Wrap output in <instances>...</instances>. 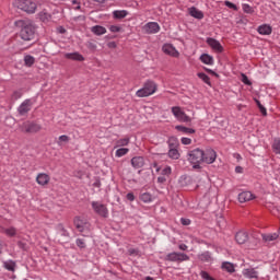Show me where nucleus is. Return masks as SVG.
Wrapping results in <instances>:
<instances>
[{
    "label": "nucleus",
    "instance_id": "obj_1",
    "mask_svg": "<svg viewBox=\"0 0 280 280\" xmlns=\"http://www.w3.org/2000/svg\"><path fill=\"white\" fill-rule=\"evenodd\" d=\"M15 27H20V37L22 40H34V36H36V27L32 24L30 20H18L15 21Z\"/></svg>",
    "mask_w": 280,
    "mask_h": 280
},
{
    "label": "nucleus",
    "instance_id": "obj_2",
    "mask_svg": "<svg viewBox=\"0 0 280 280\" xmlns=\"http://www.w3.org/2000/svg\"><path fill=\"white\" fill-rule=\"evenodd\" d=\"M203 156L205 150H201L199 148L189 151L187 154V159L192 165L194 170H200V163H203Z\"/></svg>",
    "mask_w": 280,
    "mask_h": 280
},
{
    "label": "nucleus",
    "instance_id": "obj_3",
    "mask_svg": "<svg viewBox=\"0 0 280 280\" xmlns=\"http://www.w3.org/2000/svg\"><path fill=\"white\" fill-rule=\"evenodd\" d=\"M156 89H159L156 83L152 80H148L143 84V88L136 92V95L137 97H150V95H154V93H156Z\"/></svg>",
    "mask_w": 280,
    "mask_h": 280
},
{
    "label": "nucleus",
    "instance_id": "obj_4",
    "mask_svg": "<svg viewBox=\"0 0 280 280\" xmlns=\"http://www.w3.org/2000/svg\"><path fill=\"white\" fill-rule=\"evenodd\" d=\"M20 130L25 135H36V132H40V130H43V127L34 120H26L20 125Z\"/></svg>",
    "mask_w": 280,
    "mask_h": 280
},
{
    "label": "nucleus",
    "instance_id": "obj_5",
    "mask_svg": "<svg viewBox=\"0 0 280 280\" xmlns=\"http://www.w3.org/2000/svg\"><path fill=\"white\" fill-rule=\"evenodd\" d=\"M18 8L27 14H34L36 12V2L32 0H18Z\"/></svg>",
    "mask_w": 280,
    "mask_h": 280
},
{
    "label": "nucleus",
    "instance_id": "obj_6",
    "mask_svg": "<svg viewBox=\"0 0 280 280\" xmlns=\"http://www.w3.org/2000/svg\"><path fill=\"white\" fill-rule=\"evenodd\" d=\"M165 261H177L178 264L183 261H189V255L185 253H178V252H173L170 253L165 256L164 258Z\"/></svg>",
    "mask_w": 280,
    "mask_h": 280
},
{
    "label": "nucleus",
    "instance_id": "obj_7",
    "mask_svg": "<svg viewBox=\"0 0 280 280\" xmlns=\"http://www.w3.org/2000/svg\"><path fill=\"white\" fill-rule=\"evenodd\" d=\"M172 113L178 121H183L184 124H189V121H191V118L187 116L179 106L172 107Z\"/></svg>",
    "mask_w": 280,
    "mask_h": 280
},
{
    "label": "nucleus",
    "instance_id": "obj_8",
    "mask_svg": "<svg viewBox=\"0 0 280 280\" xmlns=\"http://www.w3.org/2000/svg\"><path fill=\"white\" fill-rule=\"evenodd\" d=\"M172 113L178 121H183L184 124H189V121H191V118L187 116L179 106L172 107Z\"/></svg>",
    "mask_w": 280,
    "mask_h": 280
},
{
    "label": "nucleus",
    "instance_id": "obj_9",
    "mask_svg": "<svg viewBox=\"0 0 280 280\" xmlns=\"http://www.w3.org/2000/svg\"><path fill=\"white\" fill-rule=\"evenodd\" d=\"M172 113L178 121H183L184 124H189V121H191V118L187 116L179 106L172 107Z\"/></svg>",
    "mask_w": 280,
    "mask_h": 280
},
{
    "label": "nucleus",
    "instance_id": "obj_10",
    "mask_svg": "<svg viewBox=\"0 0 280 280\" xmlns=\"http://www.w3.org/2000/svg\"><path fill=\"white\" fill-rule=\"evenodd\" d=\"M32 106H34V103L31 98H26L22 104L18 107V113L20 117H25L30 110H32Z\"/></svg>",
    "mask_w": 280,
    "mask_h": 280
},
{
    "label": "nucleus",
    "instance_id": "obj_11",
    "mask_svg": "<svg viewBox=\"0 0 280 280\" xmlns=\"http://www.w3.org/2000/svg\"><path fill=\"white\" fill-rule=\"evenodd\" d=\"M215 159H218V153L213 149H206L203 151V163L207 165H211V163H215Z\"/></svg>",
    "mask_w": 280,
    "mask_h": 280
},
{
    "label": "nucleus",
    "instance_id": "obj_12",
    "mask_svg": "<svg viewBox=\"0 0 280 280\" xmlns=\"http://www.w3.org/2000/svg\"><path fill=\"white\" fill-rule=\"evenodd\" d=\"M92 208L94 209L95 213H97V215H101V218H108V208H106L103 203L93 201Z\"/></svg>",
    "mask_w": 280,
    "mask_h": 280
},
{
    "label": "nucleus",
    "instance_id": "obj_13",
    "mask_svg": "<svg viewBox=\"0 0 280 280\" xmlns=\"http://www.w3.org/2000/svg\"><path fill=\"white\" fill-rule=\"evenodd\" d=\"M206 43L207 45H209V47H211V49H213V51H217V54H222V51H224V47H222V44H220L218 39L213 37H208L206 39Z\"/></svg>",
    "mask_w": 280,
    "mask_h": 280
},
{
    "label": "nucleus",
    "instance_id": "obj_14",
    "mask_svg": "<svg viewBox=\"0 0 280 280\" xmlns=\"http://www.w3.org/2000/svg\"><path fill=\"white\" fill-rule=\"evenodd\" d=\"M145 34H158L161 31V26L156 22H149L143 27Z\"/></svg>",
    "mask_w": 280,
    "mask_h": 280
},
{
    "label": "nucleus",
    "instance_id": "obj_15",
    "mask_svg": "<svg viewBox=\"0 0 280 280\" xmlns=\"http://www.w3.org/2000/svg\"><path fill=\"white\" fill-rule=\"evenodd\" d=\"M162 51H164V54H166L167 56H172L173 58H178V56H180L178 50H176V48L172 44H165L162 47Z\"/></svg>",
    "mask_w": 280,
    "mask_h": 280
},
{
    "label": "nucleus",
    "instance_id": "obj_16",
    "mask_svg": "<svg viewBox=\"0 0 280 280\" xmlns=\"http://www.w3.org/2000/svg\"><path fill=\"white\" fill-rule=\"evenodd\" d=\"M73 224H74L75 229L79 231V233H84L85 226H89V222H86V220H84L80 217L74 218Z\"/></svg>",
    "mask_w": 280,
    "mask_h": 280
},
{
    "label": "nucleus",
    "instance_id": "obj_17",
    "mask_svg": "<svg viewBox=\"0 0 280 280\" xmlns=\"http://www.w3.org/2000/svg\"><path fill=\"white\" fill-rule=\"evenodd\" d=\"M50 180H51V177H49V174L47 173H39L36 177L37 185H40L42 187L49 185Z\"/></svg>",
    "mask_w": 280,
    "mask_h": 280
},
{
    "label": "nucleus",
    "instance_id": "obj_18",
    "mask_svg": "<svg viewBox=\"0 0 280 280\" xmlns=\"http://www.w3.org/2000/svg\"><path fill=\"white\" fill-rule=\"evenodd\" d=\"M131 165L135 167V170H141V167L145 165V160L143 156H135L131 159Z\"/></svg>",
    "mask_w": 280,
    "mask_h": 280
},
{
    "label": "nucleus",
    "instance_id": "obj_19",
    "mask_svg": "<svg viewBox=\"0 0 280 280\" xmlns=\"http://www.w3.org/2000/svg\"><path fill=\"white\" fill-rule=\"evenodd\" d=\"M65 58L67 60H75L77 62H84V56L80 55V52H66Z\"/></svg>",
    "mask_w": 280,
    "mask_h": 280
},
{
    "label": "nucleus",
    "instance_id": "obj_20",
    "mask_svg": "<svg viewBox=\"0 0 280 280\" xmlns=\"http://www.w3.org/2000/svg\"><path fill=\"white\" fill-rule=\"evenodd\" d=\"M249 200H255V195L250 191H243L238 194V201L240 202H249Z\"/></svg>",
    "mask_w": 280,
    "mask_h": 280
},
{
    "label": "nucleus",
    "instance_id": "obj_21",
    "mask_svg": "<svg viewBox=\"0 0 280 280\" xmlns=\"http://www.w3.org/2000/svg\"><path fill=\"white\" fill-rule=\"evenodd\" d=\"M248 240V233L245 231H238L235 234V242H237L238 244H246Z\"/></svg>",
    "mask_w": 280,
    "mask_h": 280
},
{
    "label": "nucleus",
    "instance_id": "obj_22",
    "mask_svg": "<svg viewBox=\"0 0 280 280\" xmlns=\"http://www.w3.org/2000/svg\"><path fill=\"white\" fill-rule=\"evenodd\" d=\"M258 34H261L262 36H270L272 34V26L268 24H262L258 26L257 28Z\"/></svg>",
    "mask_w": 280,
    "mask_h": 280
},
{
    "label": "nucleus",
    "instance_id": "obj_23",
    "mask_svg": "<svg viewBox=\"0 0 280 280\" xmlns=\"http://www.w3.org/2000/svg\"><path fill=\"white\" fill-rule=\"evenodd\" d=\"M189 14L190 16H192L194 19H198L199 21H201V19H205V13H202V11L198 10L196 7H191L189 9Z\"/></svg>",
    "mask_w": 280,
    "mask_h": 280
},
{
    "label": "nucleus",
    "instance_id": "obj_24",
    "mask_svg": "<svg viewBox=\"0 0 280 280\" xmlns=\"http://www.w3.org/2000/svg\"><path fill=\"white\" fill-rule=\"evenodd\" d=\"M175 130H178V132H183V135H195L196 133V129L185 127V126H182V125H177L175 127Z\"/></svg>",
    "mask_w": 280,
    "mask_h": 280
},
{
    "label": "nucleus",
    "instance_id": "obj_25",
    "mask_svg": "<svg viewBox=\"0 0 280 280\" xmlns=\"http://www.w3.org/2000/svg\"><path fill=\"white\" fill-rule=\"evenodd\" d=\"M167 156L173 161H178V159H180V152L178 151V148H170Z\"/></svg>",
    "mask_w": 280,
    "mask_h": 280
},
{
    "label": "nucleus",
    "instance_id": "obj_26",
    "mask_svg": "<svg viewBox=\"0 0 280 280\" xmlns=\"http://www.w3.org/2000/svg\"><path fill=\"white\" fill-rule=\"evenodd\" d=\"M243 275L247 279H258L259 278V276H258L257 271L255 270V268L245 269L243 271Z\"/></svg>",
    "mask_w": 280,
    "mask_h": 280
},
{
    "label": "nucleus",
    "instance_id": "obj_27",
    "mask_svg": "<svg viewBox=\"0 0 280 280\" xmlns=\"http://www.w3.org/2000/svg\"><path fill=\"white\" fill-rule=\"evenodd\" d=\"M262 242L270 243L275 242V240H279V234L278 233H272V234H261Z\"/></svg>",
    "mask_w": 280,
    "mask_h": 280
},
{
    "label": "nucleus",
    "instance_id": "obj_28",
    "mask_svg": "<svg viewBox=\"0 0 280 280\" xmlns=\"http://www.w3.org/2000/svg\"><path fill=\"white\" fill-rule=\"evenodd\" d=\"M221 268L225 270V272H230V275H233V272H235V265L230 261L222 262Z\"/></svg>",
    "mask_w": 280,
    "mask_h": 280
},
{
    "label": "nucleus",
    "instance_id": "obj_29",
    "mask_svg": "<svg viewBox=\"0 0 280 280\" xmlns=\"http://www.w3.org/2000/svg\"><path fill=\"white\" fill-rule=\"evenodd\" d=\"M91 32H93V34H95L96 36H102L106 34V27L102 25H95L92 27Z\"/></svg>",
    "mask_w": 280,
    "mask_h": 280
},
{
    "label": "nucleus",
    "instance_id": "obj_30",
    "mask_svg": "<svg viewBox=\"0 0 280 280\" xmlns=\"http://www.w3.org/2000/svg\"><path fill=\"white\" fill-rule=\"evenodd\" d=\"M168 148H179L180 143L178 142V138L172 136L167 140Z\"/></svg>",
    "mask_w": 280,
    "mask_h": 280
},
{
    "label": "nucleus",
    "instance_id": "obj_31",
    "mask_svg": "<svg viewBox=\"0 0 280 280\" xmlns=\"http://www.w3.org/2000/svg\"><path fill=\"white\" fill-rule=\"evenodd\" d=\"M3 266L9 272H14L16 269V262L14 260L4 261Z\"/></svg>",
    "mask_w": 280,
    "mask_h": 280
},
{
    "label": "nucleus",
    "instance_id": "obj_32",
    "mask_svg": "<svg viewBox=\"0 0 280 280\" xmlns=\"http://www.w3.org/2000/svg\"><path fill=\"white\" fill-rule=\"evenodd\" d=\"M200 60L203 65H213V57L211 55L203 54L200 56Z\"/></svg>",
    "mask_w": 280,
    "mask_h": 280
},
{
    "label": "nucleus",
    "instance_id": "obj_33",
    "mask_svg": "<svg viewBox=\"0 0 280 280\" xmlns=\"http://www.w3.org/2000/svg\"><path fill=\"white\" fill-rule=\"evenodd\" d=\"M36 59L32 55H26L24 57V65L25 67H34Z\"/></svg>",
    "mask_w": 280,
    "mask_h": 280
},
{
    "label": "nucleus",
    "instance_id": "obj_34",
    "mask_svg": "<svg viewBox=\"0 0 280 280\" xmlns=\"http://www.w3.org/2000/svg\"><path fill=\"white\" fill-rule=\"evenodd\" d=\"M39 19L43 23H49V21H51V14L44 10L39 12Z\"/></svg>",
    "mask_w": 280,
    "mask_h": 280
},
{
    "label": "nucleus",
    "instance_id": "obj_35",
    "mask_svg": "<svg viewBox=\"0 0 280 280\" xmlns=\"http://www.w3.org/2000/svg\"><path fill=\"white\" fill-rule=\"evenodd\" d=\"M197 77L202 80V82H205V84H208L209 86H211V78H209V75H207L203 72H198Z\"/></svg>",
    "mask_w": 280,
    "mask_h": 280
},
{
    "label": "nucleus",
    "instance_id": "obj_36",
    "mask_svg": "<svg viewBox=\"0 0 280 280\" xmlns=\"http://www.w3.org/2000/svg\"><path fill=\"white\" fill-rule=\"evenodd\" d=\"M130 143V138H122L116 141V148H124V145H128Z\"/></svg>",
    "mask_w": 280,
    "mask_h": 280
},
{
    "label": "nucleus",
    "instance_id": "obj_37",
    "mask_svg": "<svg viewBox=\"0 0 280 280\" xmlns=\"http://www.w3.org/2000/svg\"><path fill=\"white\" fill-rule=\"evenodd\" d=\"M128 16V11H114V19H126Z\"/></svg>",
    "mask_w": 280,
    "mask_h": 280
},
{
    "label": "nucleus",
    "instance_id": "obj_38",
    "mask_svg": "<svg viewBox=\"0 0 280 280\" xmlns=\"http://www.w3.org/2000/svg\"><path fill=\"white\" fill-rule=\"evenodd\" d=\"M198 259L200 261H211V253L205 252L201 255L198 256Z\"/></svg>",
    "mask_w": 280,
    "mask_h": 280
},
{
    "label": "nucleus",
    "instance_id": "obj_39",
    "mask_svg": "<svg viewBox=\"0 0 280 280\" xmlns=\"http://www.w3.org/2000/svg\"><path fill=\"white\" fill-rule=\"evenodd\" d=\"M142 202H152V195L150 192H143L140 195Z\"/></svg>",
    "mask_w": 280,
    "mask_h": 280
},
{
    "label": "nucleus",
    "instance_id": "obj_40",
    "mask_svg": "<svg viewBox=\"0 0 280 280\" xmlns=\"http://www.w3.org/2000/svg\"><path fill=\"white\" fill-rule=\"evenodd\" d=\"M258 108H259V112L261 113L262 117H267L268 115V112L266 110V107L264 105H261V102H259V100H255Z\"/></svg>",
    "mask_w": 280,
    "mask_h": 280
},
{
    "label": "nucleus",
    "instance_id": "obj_41",
    "mask_svg": "<svg viewBox=\"0 0 280 280\" xmlns=\"http://www.w3.org/2000/svg\"><path fill=\"white\" fill-rule=\"evenodd\" d=\"M3 233H5L8 237H14L16 235V228L4 229Z\"/></svg>",
    "mask_w": 280,
    "mask_h": 280
},
{
    "label": "nucleus",
    "instance_id": "obj_42",
    "mask_svg": "<svg viewBox=\"0 0 280 280\" xmlns=\"http://www.w3.org/2000/svg\"><path fill=\"white\" fill-rule=\"evenodd\" d=\"M275 154H280V139H276L272 143Z\"/></svg>",
    "mask_w": 280,
    "mask_h": 280
},
{
    "label": "nucleus",
    "instance_id": "obj_43",
    "mask_svg": "<svg viewBox=\"0 0 280 280\" xmlns=\"http://www.w3.org/2000/svg\"><path fill=\"white\" fill-rule=\"evenodd\" d=\"M130 152V149L128 148H120L116 151V156L121 158V156H126V154Z\"/></svg>",
    "mask_w": 280,
    "mask_h": 280
},
{
    "label": "nucleus",
    "instance_id": "obj_44",
    "mask_svg": "<svg viewBox=\"0 0 280 280\" xmlns=\"http://www.w3.org/2000/svg\"><path fill=\"white\" fill-rule=\"evenodd\" d=\"M57 229H58V231H60V233L63 237H69V232L67 231V229H65V225L62 223H59L57 225Z\"/></svg>",
    "mask_w": 280,
    "mask_h": 280
},
{
    "label": "nucleus",
    "instance_id": "obj_45",
    "mask_svg": "<svg viewBox=\"0 0 280 280\" xmlns=\"http://www.w3.org/2000/svg\"><path fill=\"white\" fill-rule=\"evenodd\" d=\"M241 81L243 82V84H246L247 86H253V82H250V80L248 79V75H246L245 73L241 74Z\"/></svg>",
    "mask_w": 280,
    "mask_h": 280
},
{
    "label": "nucleus",
    "instance_id": "obj_46",
    "mask_svg": "<svg viewBox=\"0 0 280 280\" xmlns=\"http://www.w3.org/2000/svg\"><path fill=\"white\" fill-rule=\"evenodd\" d=\"M243 11L246 14H253V12H255V10L253 9V7H250V4H243Z\"/></svg>",
    "mask_w": 280,
    "mask_h": 280
},
{
    "label": "nucleus",
    "instance_id": "obj_47",
    "mask_svg": "<svg viewBox=\"0 0 280 280\" xmlns=\"http://www.w3.org/2000/svg\"><path fill=\"white\" fill-rule=\"evenodd\" d=\"M224 5H226V8H230V10H235V11H237V5L234 4L233 2L229 1V0H226V1L224 2Z\"/></svg>",
    "mask_w": 280,
    "mask_h": 280
},
{
    "label": "nucleus",
    "instance_id": "obj_48",
    "mask_svg": "<svg viewBox=\"0 0 280 280\" xmlns=\"http://www.w3.org/2000/svg\"><path fill=\"white\" fill-rule=\"evenodd\" d=\"M23 97V92L21 91H14L12 94V100H21Z\"/></svg>",
    "mask_w": 280,
    "mask_h": 280
},
{
    "label": "nucleus",
    "instance_id": "obj_49",
    "mask_svg": "<svg viewBox=\"0 0 280 280\" xmlns=\"http://www.w3.org/2000/svg\"><path fill=\"white\" fill-rule=\"evenodd\" d=\"M75 244L79 248H86V243H84V240L82 238H78Z\"/></svg>",
    "mask_w": 280,
    "mask_h": 280
},
{
    "label": "nucleus",
    "instance_id": "obj_50",
    "mask_svg": "<svg viewBox=\"0 0 280 280\" xmlns=\"http://www.w3.org/2000/svg\"><path fill=\"white\" fill-rule=\"evenodd\" d=\"M162 174L163 176H170V174H172V167L166 166L162 170Z\"/></svg>",
    "mask_w": 280,
    "mask_h": 280
},
{
    "label": "nucleus",
    "instance_id": "obj_51",
    "mask_svg": "<svg viewBox=\"0 0 280 280\" xmlns=\"http://www.w3.org/2000/svg\"><path fill=\"white\" fill-rule=\"evenodd\" d=\"M180 223L183 224V226H189V224H191V220L182 218Z\"/></svg>",
    "mask_w": 280,
    "mask_h": 280
},
{
    "label": "nucleus",
    "instance_id": "obj_52",
    "mask_svg": "<svg viewBox=\"0 0 280 280\" xmlns=\"http://www.w3.org/2000/svg\"><path fill=\"white\" fill-rule=\"evenodd\" d=\"M183 145H191V139L190 138H182Z\"/></svg>",
    "mask_w": 280,
    "mask_h": 280
},
{
    "label": "nucleus",
    "instance_id": "obj_53",
    "mask_svg": "<svg viewBox=\"0 0 280 280\" xmlns=\"http://www.w3.org/2000/svg\"><path fill=\"white\" fill-rule=\"evenodd\" d=\"M109 31L113 32V33H117V32H121V28L119 26L112 25L109 27Z\"/></svg>",
    "mask_w": 280,
    "mask_h": 280
},
{
    "label": "nucleus",
    "instance_id": "obj_54",
    "mask_svg": "<svg viewBox=\"0 0 280 280\" xmlns=\"http://www.w3.org/2000/svg\"><path fill=\"white\" fill-rule=\"evenodd\" d=\"M69 136L67 135H63V136H60L59 137V141H63V143H69Z\"/></svg>",
    "mask_w": 280,
    "mask_h": 280
},
{
    "label": "nucleus",
    "instance_id": "obj_55",
    "mask_svg": "<svg viewBox=\"0 0 280 280\" xmlns=\"http://www.w3.org/2000/svg\"><path fill=\"white\" fill-rule=\"evenodd\" d=\"M205 70L207 71V73H210V75H214L215 78H219V74L215 71H213L209 68H206Z\"/></svg>",
    "mask_w": 280,
    "mask_h": 280
},
{
    "label": "nucleus",
    "instance_id": "obj_56",
    "mask_svg": "<svg viewBox=\"0 0 280 280\" xmlns=\"http://www.w3.org/2000/svg\"><path fill=\"white\" fill-rule=\"evenodd\" d=\"M127 200H129L130 202H132L135 200V194L132 192H128L126 196Z\"/></svg>",
    "mask_w": 280,
    "mask_h": 280
},
{
    "label": "nucleus",
    "instance_id": "obj_57",
    "mask_svg": "<svg viewBox=\"0 0 280 280\" xmlns=\"http://www.w3.org/2000/svg\"><path fill=\"white\" fill-rule=\"evenodd\" d=\"M57 32H58L59 34H67V28L63 27V26H59V27H57Z\"/></svg>",
    "mask_w": 280,
    "mask_h": 280
},
{
    "label": "nucleus",
    "instance_id": "obj_58",
    "mask_svg": "<svg viewBox=\"0 0 280 280\" xmlns=\"http://www.w3.org/2000/svg\"><path fill=\"white\" fill-rule=\"evenodd\" d=\"M107 47H109V49H117V43H115V42H109V43L107 44Z\"/></svg>",
    "mask_w": 280,
    "mask_h": 280
},
{
    "label": "nucleus",
    "instance_id": "obj_59",
    "mask_svg": "<svg viewBox=\"0 0 280 280\" xmlns=\"http://www.w3.org/2000/svg\"><path fill=\"white\" fill-rule=\"evenodd\" d=\"M129 255H139V249L130 248L128 249Z\"/></svg>",
    "mask_w": 280,
    "mask_h": 280
},
{
    "label": "nucleus",
    "instance_id": "obj_60",
    "mask_svg": "<svg viewBox=\"0 0 280 280\" xmlns=\"http://www.w3.org/2000/svg\"><path fill=\"white\" fill-rule=\"evenodd\" d=\"M235 172H236V174H242V173L244 172V167H242V166H236V167H235Z\"/></svg>",
    "mask_w": 280,
    "mask_h": 280
},
{
    "label": "nucleus",
    "instance_id": "obj_61",
    "mask_svg": "<svg viewBox=\"0 0 280 280\" xmlns=\"http://www.w3.org/2000/svg\"><path fill=\"white\" fill-rule=\"evenodd\" d=\"M166 180H167V178H165L164 176L158 177V183L163 184V183H166Z\"/></svg>",
    "mask_w": 280,
    "mask_h": 280
},
{
    "label": "nucleus",
    "instance_id": "obj_62",
    "mask_svg": "<svg viewBox=\"0 0 280 280\" xmlns=\"http://www.w3.org/2000/svg\"><path fill=\"white\" fill-rule=\"evenodd\" d=\"M178 248H179V250H187V245L180 244V245L178 246Z\"/></svg>",
    "mask_w": 280,
    "mask_h": 280
},
{
    "label": "nucleus",
    "instance_id": "obj_63",
    "mask_svg": "<svg viewBox=\"0 0 280 280\" xmlns=\"http://www.w3.org/2000/svg\"><path fill=\"white\" fill-rule=\"evenodd\" d=\"M18 246H19L20 248L25 249V243H23V242H21V241L18 242Z\"/></svg>",
    "mask_w": 280,
    "mask_h": 280
},
{
    "label": "nucleus",
    "instance_id": "obj_64",
    "mask_svg": "<svg viewBox=\"0 0 280 280\" xmlns=\"http://www.w3.org/2000/svg\"><path fill=\"white\" fill-rule=\"evenodd\" d=\"M93 187H102V182L96 180L94 184H93Z\"/></svg>",
    "mask_w": 280,
    "mask_h": 280
}]
</instances>
